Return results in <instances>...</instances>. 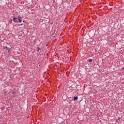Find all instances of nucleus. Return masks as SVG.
Masks as SVG:
<instances>
[{"label":"nucleus","mask_w":124,"mask_h":124,"mask_svg":"<svg viewBox=\"0 0 124 124\" xmlns=\"http://www.w3.org/2000/svg\"><path fill=\"white\" fill-rule=\"evenodd\" d=\"M13 20L15 23H18V22H19V23H21L22 17H21V16H18L17 17L14 16Z\"/></svg>","instance_id":"obj_1"},{"label":"nucleus","mask_w":124,"mask_h":124,"mask_svg":"<svg viewBox=\"0 0 124 124\" xmlns=\"http://www.w3.org/2000/svg\"><path fill=\"white\" fill-rule=\"evenodd\" d=\"M74 100H77L78 99V96H75L74 97Z\"/></svg>","instance_id":"obj_2"},{"label":"nucleus","mask_w":124,"mask_h":124,"mask_svg":"<svg viewBox=\"0 0 124 124\" xmlns=\"http://www.w3.org/2000/svg\"><path fill=\"white\" fill-rule=\"evenodd\" d=\"M88 62H93V59H89Z\"/></svg>","instance_id":"obj_3"},{"label":"nucleus","mask_w":124,"mask_h":124,"mask_svg":"<svg viewBox=\"0 0 124 124\" xmlns=\"http://www.w3.org/2000/svg\"><path fill=\"white\" fill-rule=\"evenodd\" d=\"M12 94H16V92H15V91H12Z\"/></svg>","instance_id":"obj_4"},{"label":"nucleus","mask_w":124,"mask_h":124,"mask_svg":"<svg viewBox=\"0 0 124 124\" xmlns=\"http://www.w3.org/2000/svg\"><path fill=\"white\" fill-rule=\"evenodd\" d=\"M3 49H5L6 50H7L8 47L7 46H4Z\"/></svg>","instance_id":"obj_5"},{"label":"nucleus","mask_w":124,"mask_h":124,"mask_svg":"<svg viewBox=\"0 0 124 124\" xmlns=\"http://www.w3.org/2000/svg\"><path fill=\"white\" fill-rule=\"evenodd\" d=\"M38 52H39V50H40V48L39 47H37Z\"/></svg>","instance_id":"obj_6"},{"label":"nucleus","mask_w":124,"mask_h":124,"mask_svg":"<svg viewBox=\"0 0 124 124\" xmlns=\"http://www.w3.org/2000/svg\"><path fill=\"white\" fill-rule=\"evenodd\" d=\"M9 23H10V24H11V23H12V20H10V21H9Z\"/></svg>","instance_id":"obj_7"},{"label":"nucleus","mask_w":124,"mask_h":124,"mask_svg":"<svg viewBox=\"0 0 124 124\" xmlns=\"http://www.w3.org/2000/svg\"><path fill=\"white\" fill-rule=\"evenodd\" d=\"M9 51H10V49H8V52H9Z\"/></svg>","instance_id":"obj_8"},{"label":"nucleus","mask_w":124,"mask_h":124,"mask_svg":"<svg viewBox=\"0 0 124 124\" xmlns=\"http://www.w3.org/2000/svg\"><path fill=\"white\" fill-rule=\"evenodd\" d=\"M23 23H25V20H23Z\"/></svg>","instance_id":"obj_9"},{"label":"nucleus","mask_w":124,"mask_h":124,"mask_svg":"<svg viewBox=\"0 0 124 124\" xmlns=\"http://www.w3.org/2000/svg\"><path fill=\"white\" fill-rule=\"evenodd\" d=\"M20 25H21V26H22V25H23V24L21 23Z\"/></svg>","instance_id":"obj_10"},{"label":"nucleus","mask_w":124,"mask_h":124,"mask_svg":"<svg viewBox=\"0 0 124 124\" xmlns=\"http://www.w3.org/2000/svg\"><path fill=\"white\" fill-rule=\"evenodd\" d=\"M42 21H43V19H42Z\"/></svg>","instance_id":"obj_11"}]
</instances>
